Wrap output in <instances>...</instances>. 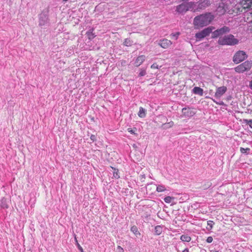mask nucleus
<instances>
[{"label":"nucleus","mask_w":252,"mask_h":252,"mask_svg":"<svg viewBox=\"0 0 252 252\" xmlns=\"http://www.w3.org/2000/svg\"><path fill=\"white\" fill-rule=\"evenodd\" d=\"M214 19V16L211 13L200 14L194 17L193 25L196 28H202L210 24Z\"/></svg>","instance_id":"f257e3e1"},{"label":"nucleus","mask_w":252,"mask_h":252,"mask_svg":"<svg viewBox=\"0 0 252 252\" xmlns=\"http://www.w3.org/2000/svg\"><path fill=\"white\" fill-rule=\"evenodd\" d=\"M239 40L234 37L232 34L225 35L222 37H220L218 40V43L221 45H230L233 46L237 44Z\"/></svg>","instance_id":"f03ea898"},{"label":"nucleus","mask_w":252,"mask_h":252,"mask_svg":"<svg viewBox=\"0 0 252 252\" xmlns=\"http://www.w3.org/2000/svg\"><path fill=\"white\" fill-rule=\"evenodd\" d=\"M252 67V61H246L234 68V70L238 73H243L249 71Z\"/></svg>","instance_id":"7ed1b4c3"},{"label":"nucleus","mask_w":252,"mask_h":252,"mask_svg":"<svg viewBox=\"0 0 252 252\" xmlns=\"http://www.w3.org/2000/svg\"><path fill=\"white\" fill-rule=\"evenodd\" d=\"M194 4L192 2H184L177 6L176 11L178 13L183 14L189 10H192Z\"/></svg>","instance_id":"20e7f679"},{"label":"nucleus","mask_w":252,"mask_h":252,"mask_svg":"<svg viewBox=\"0 0 252 252\" xmlns=\"http://www.w3.org/2000/svg\"><path fill=\"white\" fill-rule=\"evenodd\" d=\"M247 58L248 55L245 51L239 50L235 53L232 60L235 64H238L244 61Z\"/></svg>","instance_id":"39448f33"},{"label":"nucleus","mask_w":252,"mask_h":252,"mask_svg":"<svg viewBox=\"0 0 252 252\" xmlns=\"http://www.w3.org/2000/svg\"><path fill=\"white\" fill-rule=\"evenodd\" d=\"M230 29L226 26H223L222 28L218 29L212 32V37L216 38L221 35L225 33L229 32Z\"/></svg>","instance_id":"423d86ee"},{"label":"nucleus","mask_w":252,"mask_h":252,"mask_svg":"<svg viewBox=\"0 0 252 252\" xmlns=\"http://www.w3.org/2000/svg\"><path fill=\"white\" fill-rule=\"evenodd\" d=\"M182 113L183 116L187 118L193 116L196 112L192 108L185 107L182 109Z\"/></svg>","instance_id":"0eeeda50"},{"label":"nucleus","mask_w":252,"mask_h":252,"mask_svg":"<svg viewBox=\"0 0 252 252\" xmlns=\"http://www.w3.org/2000/svg\"><path fill=\"white\" fill-rule=\"evenodd\" d=\"M227 91V88L225 86H221L217 88L215 94V97L218 99L220 98Z\"/></svg>","instance_id":"6e6552de"},{"label":"nucleus","mask_w":252,"mask_h":252,"mask_svg":"<svg viewBox=\"0 0 252 252\" xmlns=\"http://www.w3.org/2000/svg\"><path fill=\"white\" fill-rule=\"evenodd\" d=\"M48 16L45 13H41L39 16V25L40 26H45L48 23Z\"/></svg>","instance_id":"1a4fd4ad"},{"label":"nucleus","mask_w":252,"mask_h":252,"mask_svg":"<svg viewBox=\"0 0 252 252\" xmlns=\"http://www.w3.org/2000/svg\"><path fill=\"white\" fill-rule=\"evenodd\" d=\"M158 44L163 48H167L170 45L172 44V42L167 39H163L160 40Z\"/></svg>","instance_id":"9d476101"},{"label":"nucleus","mask_w":252,"mask_h":252,"mask_svg":"<svg viewBox=\"0 0 252 252\" xmlns=\"http://www.w3.org/2000/svg\"><path fill=\"white\" fill-rule=\"evenodd\" d=\"M216 12L217 15L219 16L223 15L226 12V9L224 7V4L223 3L220 4L217 8Z\"/></svg>","instance_id":"9b49d317"},{"label":"nucleus","mask_w":252,"mask_h":252,"mask_svg":"<svg viewBox=\"0 0 252 252\" xmlns=\"http://www.w3.org/2000/svg\"><path fill=\"white\" fill-rule=\"evenodd\" d=\"M146 57L144 55H141L138 56L135 60L134 65L138 67L145 60Z\"/></svg>","instance_id":"f8f14e48"},{"label":"nucleus","mask_w":252,"mask_h":252,"mask_svg":"<svg viewBox=\"0 0 252 252\" xmlns=\"http://www.w3.org/2000/svg\"><path fill=\"white\" fill-rule=\"evenodd\" d=\"M192 93L195 94H198L200 96L203 95V90L198 87H195L192 90Z\"/></svg>","instance_id":"ddd939ff"},{"label":"nucleus","mask_w":252,"mask_h":252,"mask_svg":"<svg viewBox=\"0 0 252 252\" xmlns=\"http://www.w3.org/2000/svg\"><path fill=\"white\" fill-rule=\"evenodd\" d=\"M214 27H209L207 28L204 29L201 32L202 33L205 35V36H207L209 35V34L211 32H213L212 31L214 30Z\"/></svg>","instance_id":"4468645a"},{"label":"nucleus","mask_w":252,"mask_h":252,"mask_svg":"<svg viewBox=\"0 0 252 252\" xmlns=\"http://www.w3.org/2000/svg\"><path fill=\"white\" fill-rule=\"evenodd\" d=\"M214 27H209L207 28L204 29L201 32L202 33L205 35V36H207L209 35V34L211 32H213L212 31L214 30Z\"/></svg>","instance_id":"2eb2a0df"},{"label":"nucleus","mask_w":252,"mask_h":252,"mask_svg":"<svg viewBox=\"0 0 252 252\" xmlns=\"http://www.w3.org/2000/svg\"><path fill=\"white\" fill-rule=\"evenodd\" d=\"M209 4V0H200L198 5L199 8H204L208 6Z\"/></svg>","instance_id":"dca6fc26"},{"label":"nucleus","mask_w":252,"mask_h":252,"mask_svg":"<svg viewBox=\"0 0 252 252\" xmlns=\"http://www.w3.org/2000/svg\"><path fill=\"white\" fill-rule=\"evenodd\" d=\"M138 115L139 117L143 118L146 117V110L144 108L142 107L139 108V111L138 113Z\"/></svg>","instance_id":"f3484780"},{"label":"nucleus","mask_w":252,"mask_h":252,"mask_svg":"<svg viewBox=\"0 0 252 252\" xmlns=\"http://www.w3.org/2000/svg\"><path fill=\"white\" fill-rule=\"evenodd\" d=\"M130 230L135 234L136 237L140 235V233L138 231L137 226L135 225L132 226L130 228Z\"/></svg>","instance_id":"a211bd4d"},{"label":"nucleus","mask_w":252,"mask_h":252,"mask_svg":"<svg viewBox=\"0 0 252 252\" xmlns=\"http://www.w3.org/2000/svg\"><path fill=\"white\" fill-rule=\"evenodd\" d=\"M162 232V227L160 225H157L155 227V233L157 235H159Z\"/></svg>","instance_id":"6ab92c4d"},{"label":"nucleus","mask_w":252,"mask_h":252,"mask_svg":"<svg viewBox=\"0 0 252 252\" xmlns=\"http://www.w3.org/2000/svg\"><path fill=\"white\" fill-rule=\"evenodd\" d=\"M180 239L183 241V242H189V241H190L191 240V238L190 236H189V235H182L181 237H180Z\"/></svg>","instance_id":"aec40b11"},{"label":"nucleus","mask_w":252,"mask_h":252,"mask_svg":"<svg viewBox=\"0 0 252 252\" xmlns=\"http://www.w3.org/2000/svg\"><path fill=\"white\" fill-rule=\"evenodd\" d=\"M243 4L244 8L250 7L252 6V0H246Z\"/></svg>","instance_id":"412c9836"},{"label":"nucleus","mask_w":252,"mask_h":252,"mask_svg":"<svg viewBox=\"0 0 252 252\" xmlns=\"http://www.w3.org/2000/svg\"><path fill=\"white\" fill-rule=\"evenodd\" d=\"M166 190V188L164 186L162 185H158L157 186L156 190L158 192H161L165 191Z\"/></svg>","instance_id":"4be33fe9"},{"label":"nucleus","mask_w":252,"mask_h":252,"mask_svg":"<svg viewBox=\"0 0 252 252\" xmlns=\"http://www.w3.org/2000/svg\"><path fill=\"white\" fill-rule=\"evenodd\" d=\"M195 37L199 39V40H201L202 39H203V38L205 37V35H204V34L202 33V32L201 31L196 33L195 34Z\"/></svg>","instance_id":"5701e85b"},{"label":"nucleus","mask_w":252,"mask_h":252,"mask_svg":"<svg viewBox=\"0 0 252 252\" xmlns=\"http://www.w3.org/2000/svg\"><path fill=\"white\" fill-rule=\"evenodd\" d=\"M132 42L128 38H126L125 39L124 44L126 46H130L132 45Z\"/></svg>","instance_id":"b1692460"},{"label":"nucleus","mask_w":252,"mask_h":252,"mask_svg":"<svg viewBox=\"0 0 252 252\" xmlns=\"http://www.w3.org/2000/svg\"><path fill=\"white\" fill-rule=\"evenodd\" d=\"M240 150L242 154H248L250 151V149L249 148H244L241 147Z\"/></svg>","instance_id":"393cba45"},{"label":"nucleus","mask_w":252,"mask_h":252,"mask_svg":"<svg viewBox=\"0 0 252 252\" xmlns=\"http://www.w3.org/2000/svg\"><path fill=\"white\" fill-rule=\"evenodd\" d=\"M5 202L6 199L4 198H2L1 200V206L3 208H7L8 207L7 204L5 203Z\"/></svg>","instance_id":"a878e982"},{"label":"nucleus","mask_w":252,"mask_h":252,"mask_svg":"<svg viewBox=\"0 0 252 252\" xmlns=\"http://www.w3.org/2000/svg\"><path fill=\"white\" fill-rule=\"evenodd\" d=\"M113 177L115 179H118L120 178V176L118 174V170L115 169L113 171Z\"/></svg>","instance_id":"bb28decb"},{"label":"nucleus","mask_w":252,"mask_h":252,"mask_svg":"<svg viewBox=\"0 0 252 252\" xmlns=\"http://www.w3.org/2000/svg\"><path fill=\"white\" fill-rule=\"evenodd\" d=\"M173 199V198L171 196H166L164 198V201L167 203H169Z\"/></svg>","instance_id":"cd10ccee"},{"label":"nucleus","mask_w":252,"mask_h":252,"mask_svg":"<svg viewBox=\"0 0 252 252\" xmlns=\"http://www.w3.org/2000/svg\"><path fill=\"white\" fill-rule=\"evenodd\" d=\"M174 123L172 121H171L170 122L167 123V124H164L163 125V126H164V128L167 127H171L173 126Z\"/></svg>","instance_id":"c85d7f7f"},{"label":"nucleus","mask_w":252,"mask_h":252,"mask_svg":"<svg viewBox=\"0 0 252 252\" xmlns=\"http://www.w3.org/2000/svg\"><path fill=\"white\" fill-rule=\"evenodd\" d=\"M214 224V222L212 220H208L207 221V225L209 226V228H208V229H211L213 228V226Z\"/></svg>","instance_id":"c756f323"},{"label":"nucleus","mask_w":252,"mask_h":252,"mask_svg":"<svg viewBox=\"0 0 252 252\" xmlns=\"http://www.w3.org/2000/svg\"><path fill=\"white\" fill-rule=\"evenodd\" d=\"M244 121L246 124L249 125V126L252 128V119L251 120H244Z\"/></svg>","instance_id":"7c9ffc66"},{"label":"nucleus","mask_w":252,"mask_h":252,"mask_svg":"<svg viewBox=\"0 0 252 252\" xmlns=\"http://www.w3.org/2000/svg\"><path fill=\"white\" fill-rule=\"evenodd\" d=\"M146 74V70L145 69H141L139 73V76H145Z\"/></svg>","instance_id":"2f4dec72"},{"label":"nucleus","mask_w":252,"mask_h":252,"mask_svg":"<svg viewBox=\"0 0 252 252\" xmlns=\"http://www.w3.org/2000/svg\"><path fill=\"white\" fill-rule=\"evenodd\" d=\"M213 240L212 237L209 236L207 238L206 241L208 243H211Z\"/></svg>","instance_id":"473e14b6"},{"label":"nucleus","mask_w":252,"mask_h":252,"mask_svg":"<svg viewBox=\"0 0 252 252\" xmlns=\"http://www.w3.org/2000/svg\"><path fill=\"white\" fill-rule=\"evenodd\" d=\"M117 252H124V250L121 246H119L117 248Z\"/></svg>","instance_id":"72a5a7b5"},{"label":"nucleus","mask_w":252,"mask_h":252,"mask_svg":"<svg viewBox=\"0 0 252 252\" xmlns=\"http://www.w3.org/2000/svg\"><path fill=\"white\" fill-rule=\"evenodd\" d=\"M179 35V33H172L171 34V36L174 37L175 39H177V38H178V36Z\"/></svg>","instance_id":"f704fd0d"},{"label":"nucleus","mask_w":252,"mask_h":252,"mask_svg":"<svg viewBox=\"0 0 252 252\" xmlns=\"http://www.w3.org/2000/svg\"><path fill=\"white\" fill-rule=\"evenodd\" d=\"M151 68H153V69H156V68H158V65L157 64V63H153L151 66Z\"/></svg>","instance_id":"c9c22d12"},{"label":"nucleus","mask_w":252,"mask_h":252,"mask_svg":"<svg viewBox=\"0 0 252 252\" xmlns=\"http://www.w3.org/2000/svg\"><path fill=\"white\" fill-rule=\"evenodd\" d=\"M90 139L93 142H94L96 140V137L94 135H91Z\"/></svg>","instance_id":"e433bc0d"},{"label":"nucleus","mask_w":252,"mask_h":252,"mask_svg":"<svg viewBox=\"0 0 252 252\" xmlns=\"http://www.w3.org/2000/svg\"><path fill=\"white\" fill-rule=\"evenodd\" d=\"M77 246H78V248L79 250L81 252H83V248L81 247V246H80L78 243H77Z\"/></svg>","instance_id":"4c0bfd02"},{"label":"nucleus","mask_w":252,"mask_h":252,"mask_svg":"<svg viewBox=\"0 0 252 252\" xmlns=\"http://www.w3.org/2000/svg\"><path fill=\"white\" fill-rule=\"evenodd\" d=\"M249 87L252 90V80L250 82Z\"/></svg>","instance_id":"58836bf2"},{"label":"nucleus","mask_w":252,"mask_h":252,"mask_svg":"<svg viewBox=\"0 0 252 252\" xmlns=\"http://www.w3.org/2000/svg\"><path fill=\"white\" fill-rule=\"evenodd\" d=\"M128 132H130L131 133H134V132L132 129L128 128Z\"/></svg>","instance_id":"ea45409f"},{"label":"nucleus","mask_w":252,"mask_h":252,"mask_svg":"<svg viewBox=\"0 0 252 252\" xmlns=\"http://www.w3.org/2000/svg\"><path fill=\"white\" fill-rule=\"evenodd\" d=\"M182 252H189V251L188 249H186Z\"/></svg>","instance_id":"a19ab883"},{"label":"nucleus","mask_w":252,"mask_h":252,"mask_svg":"<svg viewBox=\"0 0 252 252\" xmlns=\"http://www.w3.org/2000/svg\"><path fill=\"white\" fill-rule=\"evenodd\" d=\"M211 99H212V100L214 102H215V103H217V104L218 103L217 101H215V100L214 99H213V98H211Z\"/></svg>","instance_id":"79ce46f5"},{"label":"nucleus","mask_w":252,"mask_h":252,"mask_svg":"<svg viewBox=\"0 0 252 252\" xmlns=\"http://www.w3.org/2000/svg\"><path fill=\"white\" fill-rule=\"evenodd\" d=\"M212 252H219L218 251H214Z\"/></svg>","instance_id":"37998d69"}]
</instances>
